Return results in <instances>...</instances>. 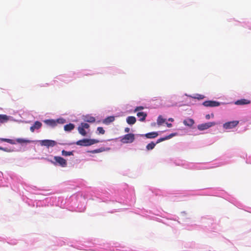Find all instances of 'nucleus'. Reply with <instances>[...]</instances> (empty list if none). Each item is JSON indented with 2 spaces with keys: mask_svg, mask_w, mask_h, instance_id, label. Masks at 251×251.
Listing matches in <instances>:
<instances>
[{
  "mask_svg": "<svg viewBox=\"0 0 251 251\" xmlns=\"http://www.w3.org/2000/svg\"><path fill=\"white\" fill-rule=\"evenodd\" d=\"M80 126H81V127L85 129H88L90 127L89 124H88L87 123H81Z\"/></svg>",
  "mask_w": 251,
  "mask_h": 251,
  "instance_id": "obj_26",
  "label": "nucleus"
},
{
  "mask_svg": "<svg viewBox=\"0 0 251 251\" xmlns=\"http://www.w3.org/2000/svg\"><path fill=\"white\" fill-rule=\"evenodd\" d=\"M78 131L79 133L82 136H85L87 134L86 131L85 130V128H83L81 126L78 127Z\"/></svg>",
  "mask_w": 251,
  "mask_h": 251,
  "instance_id": "obj_18",
  "label": "nucleus"
},
{
  "mask_svg": "<svg viewBox=\"0 0 251 251\" xmlns=\"http://www.w3.org/2000/svg\"><path fill=\"white\" fill-rule=\"evenodd\" d=\"M158 135V133L157 132H151L146 133L144 135V136L148 139H153L157 137Z\"/></svg>",
  "mask_w": 251,
  "mask_h": 251,
  "instance_id": "obj_11",
  "label": "nucleus"
},
{
  "mask_svg": "<svg viewBox=\"0 0 251 251\" xmlns=\"http://www.w3.org/2000/svg\"><path fill=\"white\" fill-rule=\"evenodd\" d=\"M57 143L54 141L51 140H43L40 141V145L42 146H46L48 148L49 147H53L56 145Z\"/></svg>",
  "mask_w": 251,
  "mask_h": 251,
  "instance_id": "obj_6",
  "label": "nucleus"
},
{
  "mask_svg": "<svg viewBox=\"0 0 251 251\" xmlns=\"http://www.w3.org/2000/svg\"><path fill=\"white\" fill-rule=\"evenodd\" d=\"M35 129L36 128L34 127L33 126H31L30 128V130L32 132H34Z\"/></svg>",
  "mask_w": 251,
  "mask_h": 251,
  "instance_id": "obj_31",
  "label": "nucleus"
},
{
  "mask_svg": "<svg viewBox=\"0 0 251 251\" xmlns=\"http://www.w3.org/2000/svg\"><path fill=\"white\" fill-rule=\"evenodd\" d=\"M85 121L89 123H94L95 121V118L93 117H89L86 118Z\"/></svg>",
  "mask_w": 251,
  "mask_h": 251,
  "instance_id": "obj_24",
  "label": "nucleus"
},
{
  "mask_svg": "<svg viewBox=\"0 0 251 251\" xmlns=\"http://www.w3.org/2000/svg\"><path fill=\"white\" fill-rule=\"evenodd\" d=\"M166 125L168 127H171L172 126V124L168 123H166Z\"/></svg>",
  "mask_w": 251,
  "mask_h": 251,
  "instance_id": "obj_33",
  "label": "nucleus"
},
{
  "mask_svg": "<svg viewBox=\"0 0 251 251\" xmlns=\"http://www.w3.org/2000/svg\"><path fill=\"white\" fill-rule=\"evenodd\" d=\"M100 141L97 139H83L77 141L75 144L80 146H89L98 143Z\"/></svg>",
  "mask_w": 251,
  "mask_h": 251,
  "instance_id": "obj_2",
  "label": "nucleus"
},
{
  "mask_svg": "<svg viewBox=\"0 0 251 251\" xmlns=\"http://www.w3.org/2000/svg\"><path fill=\"white\" fill-rule=\"evenodd\" d=\"M0 150L4 151H9L6 148H4L3 147H0Z\"/></svg>",
  "mask_w": 251,
  "mask_h": 251,
  "instance_id": "obj_30",
  "label": "nucleus"
},
{
  "mask_svg": "<svg viewBox=\"0 0 251 251\" xmlns=\"http://www.w3.org/2000/svg\"><path fill=\"white\" fill-rule=\"evenodd\" d=\"M250 103V101L246 99H241L235 102L236 105H244Z\"/></svg>",
  "mask_w": 251,
  "mask_h": 251,
  "instance_id": "obj_13",
  "label": "nucleus"
},
{
  "mask_svg": "<svg viewBox=\"0 0 251 251\" xmlns=\"http://www.w3.org/2000/svg\"><path fill=\"white\" fill-rule=\"evenodd\" d=\"M8 120L7 116L6 115H0V123H4Z\"/></svg>",
  "mask_w": 251,
  "mask_h": 251,
  "instance_id": "obj_20",
  "label": "nucleus"
},
{
  "mask_svg": "<svg viewBox=\"0 0 251 251\" xmlns=\"http://www.w3.org/2000/svg\"><path fill=\"white\" fill-rule=\"evenodd\" d=\"M129 131H130L129 128H128V127L125 128V132H129Z\"/></svg>",
  "mask_w": 251,
  "mask_h": 251,
  "instance_id": "obj_32",
  "label": "nucleus"
},
{
  "mask_svg": "<svg viewBox=\"0 0 251 251\" xmlns=\"http://www.w3.org/2000/svg\"><path fill=\"white\" fill-rule=\"evenodd\" d=\"M156 144V143H154L153 142H151V143L148 144L146 146L147 150L148 151L152 150L154 148Z\"/></svg>",
  "mask_w": 251,
  "mask_h": 251,
  "instance_id": "obj_19",
  "label": "nucleus"
},
{
  "mask_svg": "<svg viewBox=\"0 0 251 251\" xmlns=\"http://www.w3.org/2000/svg\"><path fill=\"white\" fill-rule=\"evenodd\" d=\"M166 120L164 119L162 116L160 115L157 120V123L158 125H161L165 122Z\"/></svg>",
  "mask_w": 251,
  "mask_h": 251,
  "instance_id": "obj_21",
  "label": "nucleus"
},
{
  "mask_svg": "<svg viewBox=\"0 0 251 251\" xmlns=\"http://www.w3.org/2000/svg\"><path fill=\"white\" fill-rule=\"evenodd\" d=\"M54 159L55 161H50V162L55 165L58 164L62 167H66L67 165V161L63 157L60 156H54Z\"/></svg>",
  "mask_w": 251,
  "mask_h": 251,
  "instance_id": "obj_3",
  "label": "nucleus"
},
{
  "mask_svg": "<svg viewBox=\"0 0 251 251\" xmlns=\"http://www.w3.org/2000/svg\"><path fill=\"white\" fill-rule=\"evenodd\" d=\"M195 99H197L198 100H201L204 98V96L201 95H197L196 97H194Z\"/></svg>",
  "mask_w": 251,
  "mask_h": 251,
  "instance_id": "obj_28",
  "label": "nucleus"
},
{
  "mask_svg": "<svg viewBox=\"0 0 251 251\" xmlns=\"http://www.w3.org/2000/svg\"><path fill=\"white\" fill-rule=\"evenodd\" d=\"M205 118L206 119H209L210 118V115L209 114L206 115L205 116Z\"/></svg>",
  "mask_w": 251,
  "mask_h": 251,
  "instance_id": "obj_34",
  "label": "nucleus"
},
{
  "mask_svg": "<svg viewBox=\"0 0 251 251\" xmlns=\"http://www.w3.org/2000/svg\"><path fill=\"white\" fill-rule=\"evenodd\" d=\"M169 121H171V122H173L174 121V119L173 118H169Z\"/></svg>",
  "mask_w": 251,
  "mask_h": 251,
  "instance_id": "obj_35",
  "label": "nucleus"
},
{
  "mask_svg": "<svg viewBox=\"0 0 251 251\" xmlns=\"http://www.w3.org/2000/svg\"><path fill=\"white\" fill-rule=\"evenodd\" d=\"M194 121L192 119L188 118L184 120L183 122V124L189 127H191L194 124Z\"/></svg>",
  "mask_w": 251,
  "mask_h": 251,
  "instance_id": "obj_10",
  "label": "nucleus"
},
{
  "mask_svg": "<svg viewBox=\"0 0 251 251\" xmlns=\"http://www.w3.org/2000/svg\"><path fill=\"white\" fill-rule=\"evenodd\" d=\"M115 120V117L114 116H109L105 118L103 121V123L106 125H108L110 123L113 122Z\"/></svg>",
  "mask_w": 251,
  "mask_h": 251,
  "instance_id": "obj_16",
  "label": "nucleus"
},
{
  "mask_svg": "<svg viewBox=\"0 0 251 251\" xmlns=\"http://www.w3.org/2000/svg\"><path fill=\"white\" fill-rule=\"evenodd\" d=\"M75 128V125L73 124H69L64 126V130L65 131H71Z\"/></svg>",
  "mask_w": 251,
  "mask_h": 251,
  "instance_id": "obj_17",
  "label": "nucleus"
},
{
  "mask_svg": "<svg viewBox=\"0 0 251 251\" xmlns=\"http://www.w3.org/2000/svg\"><path fill=\"white\" fill-rule=\"evenodd\" d=\"M202 104L206 107H216L220 105V102L213 100H207L203 102Z\"/></svg>",
  "mask_w": 251,
  "mask_h": 251,
  "instance_id": "obj_9",
  "label": "nucleus"
},
{
  "mask_svg": "<svg viewBox=\"0 0 251 251\" xmlns=\"http://www.w3.org/2000/svg\"><path fill=\"white\" fill-rule=\"evenodd\" d=\"M239 124L238 121H233L226 122L223 125V127L225 129H229L235 127Z\"/></svg>",
  "mask_w": 251,
  "mask_h": 251,
  "instance_id": "obj_7",
  "label": "nucleus"
},
{
  "mask_svg": "<svg viewBox=\"0 0 251 251\" xmlns=\"http://www.w3.org/2000/svg\"><path fill=\"white\" fill-rule=\"evenodd\" d=\"M136 122V118L134 116H128L126 118V122L129 125H133Z\"/></svg>",
  "mask_w": 251,
  "mask_h": 251,
  "instance_id": "obj_15",
  "label": "nucleus"
},
{
  "mask_svg": "<svg viewBox=\"0 0 251 251\" xmlns=\"http://www.w3.org/2000/svg\"><path fill=\"white\" fill-rule=\"evenodd\" d=\"M0 141L1 142H7L11 145L16 144V142H17L19 144H23V143H29L31 142V141H30L29 140L23 139V138H17L16 140H14L10 139L0 138Z\"/></svg>",
  "mask_w": 251,
  "mask_h": 251,
  "instance_id": "obj_1",
  "label": "nucleus"
},
{
  "mask_svg": "<svg viewBox=\"0 0 251 251\" xmlns=\"http://www.w3.org/2000/svg\"><path fill=\"white\" fill-rule=\"evenodd\" d=\"M62 154L64 156H70L73 155V151H67L65 150L62 151Z\"/></svg>",
  "mask_w": 251,
  "mask_h": 251,
  "instance_id": "obj_22",
  "label": "nucleus"
},
{
  "mask_svg": "<svg viewBox=\"0 0 251 251\" xmlns=\"http://www.w3.org/2000/svg\"><path fill=\"white\" fill-rule=\"evenodd\" d=\"M176 134V133H171L170 135L165 136V137L160 138L157 140L156 144H157L161 142L164 141L166 140L172 138L173 137H174V136H175Z\"/></svg>",
  "mask_w": 251,
  "mask_h": 251,
  "instance_id": "obj_12",
  "label": "nucleus"
},
{
  "mask_svg": "<svg viewBox=\"0 0 251 251\" xmlns=\"http://www.w3.org/2000/svg\"><path fill=\"white\" fill-rule=\"evenodd\" d=\"M135 139V135L133 133L126 134L121 139L123 143L127 144L132 143Z\"/></svg>",
  "mask_w": 251,
  "mask_h": 251,
  "instance_id": "obj_5",
  "label": "nucleus"
},
{
  "mask_svg": "<svg viewBox=\"0 0 251 251\" xmlns=\"http://www.w3.org/2000/svg\"><path fill=\"white\" fill-rule=\"evenodd\" d=\"M144 109V107L143 106H137L136 107V108L134 110L135 112L142 110Z\"/></svg>",
  "mask_w": 251,
  "mask_h": 251,
  "instance_id": "obj_29",
  "label": "nucleus"
},
{
  "mask_svg": "<svg viewBox=\"0 0 251 251\" xmlns=\"http://www.w3.org/2000/svg\"><path fill=\"white\" fill-rule=\"evenodd\" d=\"M216 125L215 122H208L199 125L198 126V128L199 130L202 131Z\"/></svg>",
  "mask_w": 251,
  "mask_h": 251,
  "instance_id": "obj_8",
  "label": "nucleus"
},
{
  "mask_svg": "<svg viewBox=\"0 0 251 251\" xmlns=\"http://www.w3.org/2000/svg\"><path fill=\"white\" fill-rule=\"evenodd\" d=\"M102 151H103V150L102 149H97V150L92 151L90 152L92 153H98V152H101Z\"/></svg>",
  "mask_w": 251,
  "mask_h": 251,
  "instance_id": "obj_27",
  "label": "nucleus"
},
{
  "mask_svg": "<svg viewBox=\"0 0 251 251\" xmlns=\"http://www.w3.org/2000/svg\"><path fill=\"white\" fill-rule=\"evenodd\" d=\"M97 131L100 134H104L105 133V130L102 127H98L97 128Z\"/></svg>",
  "mask_w": 251,
  "mask_h": 251,
  "instance_id": "obj_25",
  "label": "nucleus"
},
{
  "mask_svg": "<svg viewBox=\"0 0 251 251\" xmlns=\"http://www.w3.org/2000/svg\"><path fill=\"white\" fill-rule=\"evenodd\" d=\"M137 116L140 118V121L143 122L145 120L147 114L143 112H139L137 113Z\"/></svg>",
  "mask_w": 251,
  "mask_h": 251,
  "instance_id": "obj_14",
  "label": "nucleus"
},
{
  "mask_svg": "<svg viewBox=\"0 0 251 251\" xmlns=\"http://www.w3.org/2000/svg\"><path fill=\"white\" fill-rule=\"evenodd\" d=\"M36 129H39L42 126V123L39 121H36L33 125Z\"/></svg>",
  "mask_w": 251,
  "mask_h": 251,
  "instance_id": "obj_23",
  "label": "nucleus"
},
{
  "mask_svg": "<svg viewBox=\"0 0 251 251\" xmlns=\"http://www.w3.org/2000/svg\"><path fill=\"white\" fill-rule=\"evenodd\" d=\"M44 122L47 125L51 127H54L57 126V124H63L65 122V120L63 118L58 119L56 121L52 119L46 120L44 121Z\"/></svg>",
  "mask_w": 251,
  "mask_h": 251,
  "instance_id": "obj_4",
  "label": "nucleus"
}]
</instances>
